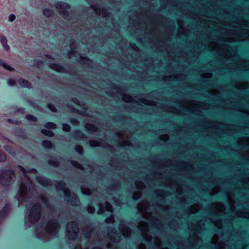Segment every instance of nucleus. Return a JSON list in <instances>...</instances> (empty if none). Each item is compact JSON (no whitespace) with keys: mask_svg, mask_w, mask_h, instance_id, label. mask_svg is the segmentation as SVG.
<instances>
[{"mask_svg":"<svg viewBox=\"0 0 249 249\" xmlns=\"http://www.w3.org/2000/svg\"><path fill=\"white\" fill-rule=\"evenodd\" d=\"M72 101L77 104H78V105L79 104V102L78 100L76 98H73Z\"/></svg>","mask_w":249,"mask_h":249,"instance_id":"64","label":"nucleus"},{"mask_svg":"<svg viewBox=\"0 0 249 249\" xmlns=\"http://www.w3.org/2000/svg\"><path fill=\"white\" fill-rule=\"evenodd\" d=\"M76 43L74 40H71L70 43V47L71 51L69 52L68 55L69 58H71L75 52V49H76Z\"/></svg>","mask_w":249,"mask_h":249,"instance_id":"20","label":"nucleus"},{"mask_svg":"<svg viewBox=\"0 0 249 249\" xmlns=\"http://www.w3.org/2000/svg\"><path fill=\"white\" fill-rule=\"evenodd\" d=\"M138 229L141 232L143 238L147 242L152 241L153 237L149 234V228L146 221H141L138 225Z\"/></svg>","mask_w":249,"mask_h":249,"instance_id":"8","label":"nucleus"},{"mask_svg":"<svg viewBox=\"0 0 249 249\" xmlns=\"http://www.w3.org/2000/svg\"><path fill=\"white\" fill-rule=\"evenodd\" d=\"M160 139L164 142H167L169 139V136L168 135L161 136L160 137Z\"/></svg>","mask_w":249,"mask_h":249,"instance_id":"58","label":"nucleus"},{"mask_svg":"<svg viewBox=\"0 0 249 249\" xmlns=\"http://www.w3.org/2000/svg\"><path fill=\"white\" fill-rule=\"evenodd\" d=\"M50 67L52 69L57 72H63L64 70V68L63 67L55 63L51 64Z\"/></svg>","mask_w":249,"mask_h":249,"instance_id":"23","label":"nucleus"},{"mask_svg":"<svg viewBox=\"0 0 249 249\" xmlns=\"http://www.w3.org/2000/svg\"><path fill=\"white\" fill-rule=\"evenodd\" d=\"M95 208L93 206L89 205L87 208V211L90 213H93L95 212Z\"/></svg>","mask_w":249,"mask_h":249,"instance_id":"54","label":"nucleus"},{"mask_svg":"<svg viewBox=\"0 0 249 249\" xmlns=\"http://www.w3.org/2000/svg\"><path fill=\"white\" fill-rule=\"evenodd\" d=\"M161 165L164 167H178L183 170H190L193 169V164L190 162L186 161L175 162L170 160L164 161Z\"/></svg>","mask_w":249,"mask_h":249,"instance_id":"7","label":"nucleus"},{"mask_svg":"<svg viewBox=\"0 0 249 249\" xmlns=\"http://www.w3.org/2000/svg\"><path fill=\"white\" fill-rule=\"evenodd\" d=\"M39 199L41 200L43 203L47 207H49V203L48 200V198L47 196H44L42 194H40L38 195Z\"/></svg>","mask_w":249,"mask_h":249,"instance_id":"25","label":"nucleus"},{"mask_svg":"<svg viewBox=\"0 0 249 249\" xmlns=\"http://www.w3.org/2000/svg\"><path fill=\"white\" fill-rule=\"evenodd\" d=\"M213 224L218 228H221L222 227V222L221 218H218L214 220H212Z\"/></svg>","mask_w":249,"mask_h":249,"instance_id":"33","label":"nucleus"},{"mask_svg":"<svg viewBox=\"0 0 249 249\" xmlns=\"http://www.w3.org/2000/svg\"><path fill=\"white\" fill-rule=\"evenodd\" d=\"M123 100L126 103H133L134 102L133 98L129 95L122 94H121Z\"/></svg>","mask_w":249,"mask_h":249,"instance_id":"24","label":"nucleus"},{"mask_svg":"<svg viewBox=\"0 0 249 249\" xmlns=\"http://www.w3.org/2000/svg\"><path fill=\"white\" fill-rule=\"evenodd\" d=\"M221 47L224 53H228L231 49L230 46L226 44H223Z\"/></svg>","mask_w":249,"mask_h":249,"instance_id":"48","label":"nucleus"},{"mask_svg":"<svg viewBox=\"0 0 249 249\" xmlns=\"http://www.w3.org/2000/svg\"><path fill=\"white\" fill-rule=\"evenodd\" d=\"M71 164L72 165V166L76 167L79 169L83 170V166L82 164H80L78 162L74 160H71Z\"/></svg>","mask_w":249,"mask_h":249,"instance_id":"37","label":"nucleus"},{"mask_svg":"<svg viewBox=\"0 0 249 249\" xmlns=\"http://www.w3.org/2000/svg\"><path fill=\"white\" fill-rule=\"evenodd\" d=\"M135 185L138 190H143L145 188L144 183L141 180H135Z\"/></svg>","mask_w":249,"mask_h":249,"instance_id":"27","label":"nucleus"},{"mask_svg":"<svg viewBox=\"0 0 249 249\" xmlns=\"http://www.w3.org/2000/svg\"><path fill=\"white\" fill-rule=\"evenodd\" d=\"M25 118L27 120L31 121L36 122L37 121V118L35 116H34L32 115H31V114L27 115L25 116Z\"/></svg>","mask_w":249,"mask_h":249,"instance_id":"46","label":"nucleus"},{"mask_svg":"<svg viewBox=\"0 0 249 249\" xmlns=\"http://www.w3.org/2000/svg\"><path fill=\"white\" fill-rule=\"evenodd\" d=\"M150 202L147 200H143L140 202L138 206L140 211L144 213H150Z\"/></svg>","mask_w":249,"mask_h":249,"instance_id":"15","label":"nucleus"},{"mask_svg":"<svg viewBox=\"0 0 249 249\" xmlns=\"http://www.w3.org/2000/svg\"><path fill=\"white\" fill-rule=\"evenodd\" d=\"M236 215L239 218L249 219V212L246 211L240 210L236 212Z\"/></svg>","mask_w":249,"mask_h":249,"instance_id":"19","label":"nucleus"},{"mask_svg":"<svg viewBox=\"0 0 249 249\" xmlns=\"http://www.w3.org/2000/svg\"><path fill=\"white\" fill-rule=\"evenodd\" d=\"M55 6L60 14L65 17L68 14L67 10L70 8V6L67 3L58 1L55 3Z\"/></svg>","mask_w":249,"mask_h":249,"instance_id":"9","label":"nucleus"},{"mask_svg":"<svg viewBox=\"0 0 249 249\" xmlns=\"http://www.w3.org/2000/svg\"><path fill=\"white\" fill-rule=\"evenodd\" d=\"M26 214L25 215V227L29 228L38 221L41 214V205L36 203L32 206L28 203L26 206Z\"/></svg>","mask_w":249,"mask_h":249,"instance_id":"3","label":"nucleus"},{"mask_svg":"<svg viewBox=\"0 0 249 249\" xmlns=\"http://www.w3.org/2000/svg\"><path fill=\"white\" fill-rule=\"evenodd\" d=\"M47 107L48 108H49L50 110H51L52 112H55L56 111V109L53 105L51 104H48Z\"/></svg>","mask_w":249,"mask_h":249,"instance_id":"55","label":"nucleus"},{"mask_svg":"<svg viewBox=\"0 0 249 249\" xmlns=\"http://www.w3.org/2000/svg\"><path fill=\"white\" fill-rule=\"evenodd\" d=\"M154 194L158 197L164 198L165 196V192L162 189H156L154 191Z\"/></svg>","mask_w":249,"mask_h":249,"instance_id":"30","label":"nucleus"},{"mask_svg":"<svg viewBox=\"0 0 249 249\" xmlns=\"http://www.w3.org/2000/svg\"><path fill=\"white\" fill-rule=\"evenodd\" d=\"M56 124L53 123L48 122L44 125V127L47 128L54 129L56 128Z\"/></svg>","mask_w":249,"mask_h":249,"instance_id":"38","label":"nucleus"},{"mask_svg":"<svg viewBox=\"0 0 249 249\" xmlns=\"http://www.w3.org/2000/svg\"><path fill=\"white\" fill-rule=\"evenodd\" d=\"M44 16L49 17L53 14V11L49 9H45L43 11Z\"/></svg>","mask_w":249,"mask_h":249,"instance_id":"43","label":"nucleus"},{"mask_svg":"<svg viewBox=\"0 0 249 249\" xmlns=\"http://www.w3.org/2000/svg\"><path fill=\"white\" fill-rule=\"evenodd\" d=\"M200 209L199 205L196 206H191L189 208V213L190 214H195L199 212Z\"/></svg>","mask_w":249,"mask_h":249,"instance_id":"28","label":"nucleus"},{"mask_svg":"<svg viewBox=\"0 0 249 249\" xmlns=\"http://www.w3.org/2000/svg\"><path fill=\"white\" fill-rule=\"evenodd\" d=\"M154 227L157 229H160L162 226L161 221L158 218H155V222L153 223Z\"/></svg>","mask_w":249,"mask_h":249,"instance_id":"40","label":"nucleus"},{"mask_svg":"<svg viewBox=\"0 0 249 249\" xmlns=\"http://www.w3.org/2000/svg\"><path fill=\"white\" fill-rule=\"evenodd\" d=\"M18 82L19 84L23 87L27 88H31V83H29L28 81H27L26 80H24L22 78H19L18 80Z\"/></svg>","mask_w":249,"mask_h":249,"instance_id":"22","label":"nucleus"},{"mask_svg":"<svg viewBox=\"0 0 249 249\" xmlns=\"http://www.w3.org/2000/svg\"><path fill=\"white\" fill-rule=\"evenodd\" d=\"M78 232L79 228L76 222L72 221L68 224L66 230L67 240H75L78 236Z\"/></svg>","mask_w":249,"mask_h":249,"instance_id":"6","label":"nucleus"},{"mask_svg":"<svg viewBox=\"0 0 249 249\" xmlns=\"http://www.w3.org/2000/svg\"><path fill=\"white\" fill-rule=\"evenodd\" d=\"M28 172L32 173L35 174L36 173L37 171H36V169L32 168V169H31L29 170Z\"/></svg>","mask_w":249,"mask_h":249,"instance_id":"63","label":"nucleus"},{"mask_svg":"<svg viewBox=\"0 0 249 249\" xmlns=\"http://www.w3.org/2000/svg\"><path fill=\"white\" fill-rule=\"evenodd\" d=\"M105 222L107 223H113L114 222V218L112 215L107 217L105 219Z\"/></svg>","mask_w":249,"mask_h":249,"instance_id":"49","label":"nucleus"},{"mask_svg":"<svg viewBox=\"0 0 249 249\" xmlns=\"http://www.w3.org/2000/svg\"><path fill=\"white\" fill-rule=\"evenodd\" d=\"M131 145V142L129 141L126 140L124 141V143L122 144L123 146H130Z\"/></svg>","mask_w":249,"mask_h":249,"instance_id":"60","label":"nucleus"},{"mask_svg":"<svg viewBox=\"0 0 249 249\" xmlns=\"http://www.w3.org/2000/svg\"><path fill=\"white\" fill-rule=\"evenodd\" d=\"M72 137L75 139L83 141H87L88 139V137L84 133L79 130L75 131L73 133Z\"/></svg>","mask_w":249,"mask_h":249,"instance_id":"16","label":"nucleus"},{"mask_svg":"<svg viewBox=\"0 0 249 249\" xmlns=\"http://www.w3.org/2000/svg\"><path fill=\"white\" fill-rule=\"evenodd\" d=\"M81 192L82 194L86 195L89 196L91 195V192L90 190L89 189H86L84 187H82L81 188Z\"/></svg>","mask_w":249,"mask_h":249,"instance_id":"45","label":"nucleus"},{"mask_svg":"<svg viewBox=\"0 0 249 249\" xmlns=\"http://www.w3.org/2000/svg\"><path fill=\"white\" fill-rule=\"evenodd\" d=\"M6 160V156L5 154L0 150V162H3Z\"/></svg>","mask_w":249,"mask_h":249,"instance_id":"52","label":"nucleus"},{"mask_svg":"<svg viewBox=\"0 0 249 249\" xmlns=\"http://www.w3.org/2000/svg\"><path fill=\"white\" fill-rule=\"evenodd\" d=\"M75 150L79 154H82L84 152L83 147L79 145H77L75 146Z\"/></svg>","mask_w":249,"mask_h":249,"instance_id":"47","label":"nucleus"},{"mask_svg":"<svg viewBox=\"0 0 249 249\" xmlns=\"http://www.w3.org/2000/svg\"><path fill=\"white\" fill-rule=\"evenodd\" d=\"M60 229V225L55 219L50 220L45 226L43 222L40 223L35 230L37 238L46 242L56 236Z\"/></svg>","mask_w":249,"mask_h":249,"instance_id":"1","label":"nucleus"},{"mask_svg":"<svg viewBox=\"0 0 249 249\" xmlns=\"http://www.w3.org/2000/svg\"><path fill=\"white\" fill-rule=\"evenodd\" d=\"M7 83L10 86H13L15 85L16 81L13 79L8 80Z\"/></svg>","mask_w":249,"mask_h":249,"instance_id":"56","label":"nucleus"},{"mask_svg":"<svg viewBox=\"0 0 249 249\" xmlns=\"http://www.w3.org/2000/svg\"><path fill=\"white\" fill-rule=\"evenodd\" d=\"M196 225L197 227H199L200 226H204V224L202 223V220H198L196 222Z\"/></svg>","mask_w":249,"mask_h":249,"instance_id":"61","label":"nucleus"},{"mask_svg":"<svg viewBox=\"0 0 249 249\" xmlns=\"http://www.w3.org/2000/svg\"><path fill=\"white\" fill-rule=\"evenodd\" d=\"M121 186L119 183L116 182L113 184L110 188V191L116 194L117 192L120 191Z\"/></svg>","mask_w":249,"mask_h":249,"instance_id":"26","label":"nucleus"},{"mask_svg":"<svg viewBox=\"0 0 249 249\" xmlns=\"http://www.w3.org/2000/svg\"><path fill=\"white\" fill-rule=\"evenodd\" d=\"M141 101L142 102V103L143 104H145L150 105H154V102L153 101L150 102V101H148L146 99H144V98H142L141 99Z\"/></svg>","mask_w":249,"mask_h":249,"instance_id":"53","label":"nucleus"},{"mask_svg":"<svg viewBox=\"0 0 249 249\" xmlns=\"http://www.w3.org/2000/svg\"><path fill=\"white\" fill-rule=\"evenodd\" d=\"M168 226L171 229L175 230L177 228L178 224L176 220L173 219L168 223Z\"/></svg>","mask_w":249,"mask_h":249,"instance_id":"32","label":"nucleus"},{"mask_svg":"<svg viewBox=\"0 0 249 249\" xmlns=\"http://www.w3.org/2000/svg\"><path fill=\"white\" fill-rule=\"evenodd\" d=\"M89 143L90 146L92 147L102 146L101 142L98 141L91 140Z\"/></svg>","mask_w":249,"mask_h":249,"instance_id":"35","label":"nucleus"},{"mask_svg":"<svg viewBox=\"0 0 249 249\" xmlns=\"http://www.w3.org/2000/svg\"><path fill=\"white\" fill-rule=\"evenodd\" d=\"M94 9L97 15L102 16L103 17H108L110 15V12L107 9L105 8H95Z\"/></svg>","mask_w":249,"mask_h":249,"instance_id":"17","label":"nucleus"},{"mask_svg":"<svg viewBox=\"0 0 249 249\" xmlns=\"http://www.w3.org/2000/svg\"><path fill=\"white\" fill-rule=\"evenodd\" d=\"M112 200L118 206H121L123 204V202L120 199V197H117L116 196H113L112 197Z\"/></svg>","mask_w":249,"mask_h":249,"instance_id":"41","label":"nucleus"},{"mask_svg":"<svg viewBox=\"0 0 249 249\" xmlns=\"http://www.w3.org/2000/svg\"><path fill=\"white\" fill-rule=\"evenodd\" d=\"M85 127L86 129L89 131L96 132L98 131V127L96 125L92 124L89 123L86 124Z\"/></svg>","mask_w":249,"mask_h":249,"instance_id":"21","label":"nucleus"},{"mask_svg":"<svg viewBox=\"0 0 249 249\" xmlns=\"http://www.w3.org/2000/svg\"><path fill=\"white\" fill-rule=\"evenodd\" d=\"M4 148L12 156H14L15 155V153L14 151H12L8 146H4Z\"/></svg>","mask_w":249,"mask_h":249,"instance_id":"57","label":"nucleus"},{"mask_svg":"<svg viewBox=\"0 0 249 249\" xmlns=\"http://www.w3.org/2000/svg\"><path fill=\"white\" fill-rule=\"evenodd\" d=\"M41 133L49 137H53L54 135V133L53 131L47 129H42Z\"/></svg>","mask_w":249,"mask_h":249,"instance_id":"39","label":"nucleus"},{"mask_svg":"<svg viewBox=\"0 0 249 249\" xmlns=\"http://www.w3.org/2000/svg\"><path fill=\"white\" fill-rule=\"evenodd\" d=\"M155 246L158 249H168L167 248H162V243L160 239L158 238H155L154 241Z\"/></svg>","mask_w":249,"mask_h":249,"instance_id":"29","label":"nucleus"},{"mask_svg":"<svg viewBox=\"0 0 249 249\" xmlns=\"http://www.w3.org/2000/svg\"><path fill=\"white\" fill-rule=\"evenodd\" d=\"M186 79V75L183 73H177L170 75L165 76L163 80L165 81H182Z\"/></svg>","mask_w":249,"mask_h":249,"instance_id":"11","label":"nucleus"},{"mask_svg":"<svg viewBox=\"0 0 249 249\" xmlns=\"http://www.w3.org/2000/svg\"><path fill=\"white\" fill-rule=\"evenodd\" d=\"M98 206L99 209L98 213L99 214H103L106 211L110 213L113 212L112 205L107 201H106L104 204L99 203Z\"/></svg>","mask_w":249,"mask_h":249,"instance_id":"12","label":"nucleus"},{"mask_svg":"<svg viewBox=\"0 0 249 249\" xmlns=\"http://www.w3.org/2000/svg\"><path fill=\"white\" fill-rule=\"evenodd\" d=\"M119 229L122 234L125 238L129 237L131 233V230L126 226L123 222H121L119 226Z\"/></svg>","mask_w":249,"mask_h":249,"instance_id":"13","label":"nucleus"},{"mask_svg":"<svg viewBox=\"0 0 249 249\" xmlns=\"http://www.w3.org/2000/svg\"><path fill=\"white\" fill-rule=\"evenodd\" d=\"M0 65L2 66L4 69L6 70L9 71H12L13 70V68H12L10 66L8 65L6 63H4L2 61H1L0 59Z\"/></svg>","mask_w":249,"mask_h":249,"instance_id":"42","label":"nucleus"},{"mask_svg":"<svg viewBox=\"0 0 249 249\" xmlns=\"http://www.w3.org/2000/svg\"><path fill=\"white\" fill-rule=\"evenodd\" d=\"M54 184L57 190L63 192L65 199L69 204L73 206L79 205L80 201L78 196L75 194L71 193L69 189L66 188V184L64 181H56Z\"/></svg>","mask_w":249,"mask_h":249,"instance_id":"4","label":"nucleus"},{"mask_svg":"<svg viewBox=\"0 0 249 249\" xmlns=\"http://www.w3.org/2000/svg\"><path fill=\"white\" fill-rule=\"evenodd\" d=\"M92 227L90 224L86 225L83 229V234L85 237H89L92 232Z\"/></svg>","mask_w":249,"mask_h":249,"instance_id":"18","label":"nucleus"},{"mask_svg":"<svg viewBox=\"0 0 249 249\" xmlns=\"http://www.w3.org/2000/svg\"><path fill=\"white\" fill-rule=\"evenodd\" d=\"M16 19V16L14 14H11L8 17V20L10 22L14 21Z\"/></svg>","mask_w":249,"mask_h":249,"instance_id":"59","label":"nucleus"},{"mask_svg":"<svg viewBox=\"0 0 249 249\" xmlns=\"http://www.w3.org/2000/svg\"><path fill=\"white\" fill-rule=\"evenodd\" d=\"M142 196L141 192L140 191L138 190L134 192L132 194V198L135 200H137L139 199Z\"/></svg>","mask_w":249,"mask_h":249,"instance_id":"34","label":"nucleus"},{"mask_svg":"<svg viewBox=\"0 0 249 249\" xmlns=\"http://www.w3.org/2000/svg\"><path fill=\"white\" fill-rule=\"evenodd\" d=\"M16 181V175L12 170L2 169L0 171V184L4 187L8 188Z\"/></svg>","mask_w":249,"mask_h":249,"instance_id":"5","label":"nucleus"},{"mask_svg":"<svg viewBox=\"0 0 249 249\" xmlns=\"http://www.w3.org/2000/svg\"><path fill=\"white\" fill-rule=\"evenodd\" d=\"M201 108L203 110H206L208 108L206 104L202 103L201 104Z\"/></svg>","mask_w":249,"mask_h":249,"instance_id":"62","label":"nucleus"},{"mask_svg":"<svg viewBox=\"0 0 249 249\" xmlns=\"http://www.w3.org/2000/svg\"><path fill=\"white\" fill-rule=\"evenodd\" d=\"M18 167L23 173L27 180L26 182H22L20 184L18 194L15 196L18 201V206L23 202L26 201L27 199L33 198L36 192V187L34 185L32 180L27 176L26 170L21 166H18Z\"/></svg>","mask_w":249,"mask_h":249,"instance_id":"2","label":"nucleus"},{"mask_svg":"<svg viewBox=\"0 0 249 249\" xmlns=\"http://www.w3.org/2000/svg\"><path fill=\"white\" fill-rule=\"evenodd\" d=\"M180 106L181 107H182L183 108H184V110H186V111H188V112H194V109L193 108L187 107L185 105L182 104V105H181Z\"/></svg>","mask_w":249,"mask_h":249,"instance_id":"50","label":"nucleus"},{"mask_svg":"<svg viewBox=\"0 0 249 249\" xmlns=\"http://www.w3.org/2000/svg\"><path fill=\"white\" fill-rule=\"evenodd\" d=\"M62 129L64 131L69 132L71 130V126L67 124H63Z\"/></svg>","mask_w":249,"mask_h":249,"instance_id":"51","label":"nucleus"},{"mask_svg":"<svg viewBox=\"0 0 249 249\" xmlns=\"http://www.w3.org/2000/svg\"><path fill=\"white\" fill-rule=\"evenodd\" d=\"M107 233L110 240L113 242L118 243L121 239V235L113 228H109L107 230Z\"/></svg>","mask_w":249,"mask_h":249,"instance_id":"10","label":"nucleus"},{"mask_svg":"<svg viewBox=\"0 0 249 249\" xmlns=\"http://www.w3.org/2000/svg\"><path fill=\"white\" fill-rule=\"evenodd\" d=\"M42 145L45 148H51L53 146V143L50 141L45 140L42 142Z\"/></svg>","mask_w":249,"mask_h":249,"instance_id":"36","label":"nucleus"},{"mask_svg":"<svg viewBox=\"0 0 249 249\" xmlns=\"http://www.w3.org/2000/svg\"><path fill=\"white\" fill-rule=\"evenodd\" d=\"M49 163L51 165L54 167H58L59 165V162L57 160H50Z\"/></svg>","mask_w":249,"mask_h":249,"instance_id":"44","label":"nucleus"},{"mask_svg":"<svg viewBox=\"0 0 249 249\" xmlns=\"http://www.w3.org/2000/svg\"><path fill=\"white\" fill-rule=\"evenodd\" d=\"M0 41L5 49L9 50L10 49L9 46L7 45V38L4 36L0 37Z\"/></svg>","mask_w":249,"mask_h":249,"instance_id":"31","label":"nucleus"},{"mask_svg":"<svg viewBox=\"0 0 249 249\" xmlns=\"http://www.w3.org/2000/svg\"><path fill=\"white\" fill-rule=\"evenodd\" d=\"M36 180L37 182L44 187L51 186L53 184V182L51 180L41 176H37Z\"/></svg>","mask_w":249,"mask_h":249,"instance_id":"14","label":"nucleus"}]
</instances>
